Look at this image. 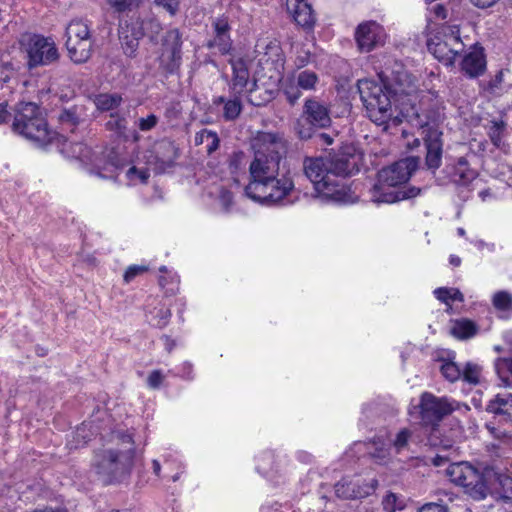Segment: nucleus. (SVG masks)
Masks as SVG:
<instances>
[{"label": "nucleus", "mask_w": 512, "mask_h": 512, "mask_svg": "<svg viewBox=\"0 0 512 512\" xmlns=\"http://www.w3.org/2000/svg\"><path fill=\"white\" fill-rule=\"evenodd\" d=\"M109 5L119 13L131 11L139 6L142 0H107Z\"/></svg>", "instance_id": "obj_41"}, {"label": "nucleus", "mask_w": 512, "mask_h": 512, "mask_svg": "<svg viewBox=\"0 0 512 512\" xmlns=\"http://www.w3.org/2000/svg\"><path fill=\"white\" fill-rule=\"evenodd\" d=\"M488 413L500 417V421L512 423V394L499 393L495 395L486 405Z\"/></svg>", "instance_id": "obj_18"}, {"label": "nucleus", "mask_w": 512, "mask_h": 512, "mask_svg": "<svg viewBox=\"0 0 512 512\" xmlns=\"http://www.w3.org/2000/svg\"><path fill=\"white\" fill-rule=\"evenodd\" d=\"M133 24L136 26L138 31H143V36H148L151 39L157 36L162 30L159 21L152 16L144 17Z\"/></svg>", "instance_id": "obj_30"}, {"label": "nucleus", "mask_w": 512, "mask_h": 512, "mask_svg": "<svg viewBox=\"0 0 512 512\" xmlns=\"http://www.w3.org/2000/svg\"><path fill=\"white\" fill-rule=\"evenodd\" d=\"M440 362L439 370L447 381L453 383L461 378L462 370L454 361L440 360Z\"/></svg>", "instance_id": "obj_32"}, {"label": "nucleus", "mask_w": 512, "mask_h": 512, "mask_svg": "<svg viewBox=\"0 0 512 512\" xmlns=\"http://www.w3.org/2000/svg\"><path fill=\"white\" fill-rule=\"evenodd\" d=\"M358 90L367 116L371 121L377 125L387 124L392 119L395 124L399 122L398 117L394 115L397 111L396 95L392 90L386 88L385 83L359 80Z\"/></svg>", "instance_id": "obj_5"}, {"label": "nucleus", "mask_w": 512, "mask_h": 512, "mask_svg": "<svg viewBox=\"0 0 512 512\" xmlns=\"http://www.w3.org/2000/svg\"><path fill=\"white\" fill-rule=\"evenodd\" d=\"M330 124L328 108L316 100L308 99L302 114L294 122L293 130L300 140H309L316 135V131L329 127Z\"/></svg>", "instance_id": "obj_9"}, {"label": "nucleus", "mask_w": 512, "mask_h": 512, "mask_svg": "<svg viewBox=\"0 0 512 512\" xmlns=\"http://www.w3.org/2000/svg\"><path fill=\"white\" fill-rule=\"evenodd\" d=\"M377 486L378 481L376 479L363 482L360 479L343 478L335 484V493L339 498L354 500L367 497L375 491Z\"/></svg>", "instance_id": "obj_15"}, {"label": "nucleus", "mask_w": 512, "mask_h": 512, "mask_svg": "<svg viewBox=\"0 0 512 512\" xmlns=\"http://www.w3.org/2000/svg\"><path fill=\"white\" fill-rule=\"evenodd\" d=\"M255 52L257 53V64H280L284 62L282 49L276 41H258Z\"/></svg>", "instance_id": "obj_19"}, {"label": "nucleus", "mask_w": 512, "mask_h": 512, "mask_svg": "<svg viewBox=\"0 0 512 512\" xmlns=\"http://www.w3.org/2000/svg\"><path fill=\"white\" fill-rule=\"evenodd\" d=\"M148 270V268L144 265H131L129 266L125 273H124V282L125 283H130L135 277H137L138 275H141L143 274L144 272H146Z\"/></svg>", "instance_id": "obj_44"}, {"label": "nucleus", "mask_w": 512, "mask_h": 512, "mask_svg": "<svg viewBox=\"0 0 512 512\" xmlns=\"http://www.w3.org/2000/svg\"><path fill=\"white\" fill-rule=\"evenodd\" d=\"M355 41L360 52L368 53L373 49L384 46L387 34L383 26L376 21H364L355 30Z\"/></svg>", "instance_id": "obj_13"}, {"label": "nucleus", "mask_w": 512, "mask_h": 512, "mask_svg": "<svg viewBox=\"0 0 512 512\" xmlns=\"http://www.w3.org/2000/svg\"><path fill=\"white\" fill-rule=\"evenodd\" d=\"M446 475L474 500L485 499L494 489L500 499L512 503V477L494 466L479 472L467 462L452 463L446 468Z\"/></svg>", "instance_id": "obj_2"}, {"label": "nucleus", "mask_w": 512, "mask_h": 512, "mask_svg": "<svg viewBox=\"0 0 512 512\" xmlns=\"http://www.w3.org/2000/svg\"><path fill=\"white\" fill-rule=\"evenodd\" d=\"M448 460L449 459L444 455H435L431 459V462L434 466L441 467V466L445 465L448 462Z\"/></svg>", "instance_id": "obj_60"}, {"label": "nucleus", "mask_w": 512, "mask_h": 512, "mask_svg": "<svg viewBox=\"0 0 512 512\" xmlns=\"http://www.w3.org/2000/svg\"><path fill=\"white\" fill-rule=\"evenodd\" d=\"M428 50L433 54L434 58L443 64H455L459 51L450 48L447 42L428 43Z\"/></svg>", "instance_id": "obj_24"}, {"label": "nucleus", "mask_w": 512, "mask_h": 512, "mask_svg": "<svg viewBox=\"0 0 512 512\" xmlns=\"http://www.w3.org/2000/svg\"><path fill=\"white\" fill-rule=\"evenodd\" d=\"M477 325L469 319L457 320L451 329L452 335L459 339H468L477 334Z\"/></svg>", "instance_id": "obj_29"}, {"label": "nucleus", "mask_w": 512, "mask_h": 512, "mask_svg": "<svg viewBox=\"0 0 512 512\" xmlns=\"http://www.w3.org/2000/svg\"><path fill=\"white\" fill-rule=\"evenodd\" d=\"M143 37V31H138L136 26H121L119 30V39L126 55L132 56L139 46V40Z\"/></svg>", "instance_id": "obj_21"}, {"label": "nucleus", "mask_w": 512, "mask_h": 512, "mask_svg": "<svg viewBox=\"0 0 512 512\" xmlns=\"http://www.w3.org/2000/svg\"><path fill=\"white\" fill-rule=\"evenodd\" d=\"M91 47V39L77 41L75 43V50H72L70 45L66 46L70 59L74 62V64H84L85 62H87L90 58Z\"/></svg>", "instance_id": "obj_28"}, {"label": "nucleus", "mask_w": 512, "mask_h": 512, "mask_svg": "<svg viewBox=\"0 0 512 512\" xmlns=\"http://www.w3.org/2000/svg\"><path fill=\"white\" fill-rule=\"evenodd\" d=\"M66 36V46L70 45L72 50H75V43L77 41L91 39L87 24L81 20H74L70 22V24L66 28Z\"/></svg>", "instance_id": "obj_26"}, {"label": "nucleus", "mask_w": 512, "mask_h": 512, "mask_svg": "<svg viewBox=\"0 0 512 512\" xmlns=\"http://www.w3.org/2000/svg\"><path fill=\"white\" fill-rule=\"evenodd\" d=\"M214 38L207 43L208 48H217L221 54H227L231 50L232 42L229 31L230 26L224 18H217L213 22Z\"/></svg>", "instance_id": "obj_17"}, {"label": "nucleus", "mask_w": 512, "mask_h": 512, "mask_svg": "<svg viewBox=\"0 0 512 512\" xmlns=\"http://www.w3.org/2000/svg\"><path fill=\"white\" fill-rule=\"evenodd\" d=\"M460 57V64H486L484 50L478 45L470 47V50Z\"/></svg>", "instance_id": "obj_34"}, {"label": "nucleus", "mask_w": 512, "mask_h": 512, "mask_svg": "<svg viewBox=\"0 0 512 512\" xmlns=\"http://www.w3.org/2000/svg\"><path fill=\"white\" fill-rule=\"evenodd\" d=\"M181 35L178 29H171L166 32L162 43V61L176 63L181 60Z\"/></svg>", "instance_id": "obj_20"}, {"label": "nucleus", "mask_w": 512, "mask_h": 512, "mask_svg": "<svg viewBox=\"0 0 512 512\" xmlns=\"http://www.w3.org/2000/svg\"><path fill=\"white\" fill-rule=\"evenodd\" d=\"M411 436L412 432L407 428H403L397 433L393 441V446L398 453L408 446V442Z\"/></svg>", "instance_id": "obj_42"}, {"label": "nucleus", "mask_w": 512, "mask_h": 512, "mask_svg": "<svg viewBox=\"0 0 512 512\" xmlns=\"http://www.w3.org/2000/svg\"><path fill=\"white\" fill-rule=\"evenodd\" d=\"M164 376L162 375L160 370L152 371L147 379L148 386L152 389H157L160 387Z\"/></svg>", "instance_id": "obj_49"}, {"label": "nucleus", "mask_w": 512, "mask_h": 512, "mask_svg": "<svg viewBox=\"0 0 512 512\" xmlns=\"http://www.w3.org/2000/svg\"><path fill=\"white\" fill-rule=\"evenodd\" d=\"M157 316L159 317V321L157 323L158 326L163 327L168 323V320L171 317V311L168 308L160 309L158 311Z\"/></svg>", "instance_id": "obj_57"}, {"label": "nucleus", "mask_w": 512, "mask_h": 512, "mask_svg": "<svg viewBox=\"0 0 512 512\" xmlns=\"http://www.w3.org/2000/svg\"><path fill=\"white\" fill-rule=\"evenodd\" d=\"M232 87L236 93L252 92L256 87V80L250 79L248 66H232Z\"/></svg>", "instance_id": "obj_22"}, {"label": "nucleus", "mask_w": 512, "mask_h": 512, "mask_svg": "<svg viewBox=\"0 0 512 512\" xmlns=\"http://www.w3.org/2000/svg\"><path fill=\"white\" fill-rule=\"evenodd\" d=\"M10 118L11 114L7 111L6 105L0 104V123H6Z\"/></svg>", "instance_id": "obj_61"}, {"label": "nucleus", "mask_w": 512, "mask_h": 512, "mask_svg": "<svg viewBox=\"0 0 512 512\" xmlns=\"http://www.w3.org/2000/svg\"><path fill=\"white\" fill-rule=\"evenodd\" d=\"M133 175H137L141 182H146L149 178V172L147 170H138L135 166L129 168L127 171V176L132 178Z\"/></svg>", "instance_id": "obj_54"}, {"label": "nucleus", "mask_w": 512, "mask_h": 512, "mask_svg": "<svg viewBox=\"0 0 512 512\" xmlns=\"http://www.w3.org/2000/svg\"><path fill=\"white\" fill-rule=\"evenodd\" d=\"M360 156L352 145L331 149L324 157H306L303 170L315 191L337 202H352L350 190L342 179L359 171Z\"/></svg>", "instance_id": "obj_1"}, {"label": "nucleus", "mask_w": 512, "mask_h": 512, "mask_svg": "<svg viewBox=\"0 0 512 512\" xmlns=\"http://www.w3.org/2000/svg\"><path fill=\"white\" fill-rule=\"evenodd\" d=\"M211 133L212 130L208 129H202L201 131L197 132L195 135V145L198 146L205 144V142H208Z\"/></svg>", "instance_id": "obj_56"}, {"label": "nucleus", "mask_w": 512, "mask_h": 512, "mask_svg": "<svg viewBox=\"0 0 512 512\" xmlns=\"http://www.w3.org/2000/svg\"><path fill=\"white\" fill-rule=\"evenodd\" d=\"M251 146L254 150V160L249 167L251 181L277 175L287 148L283 136L280 133L257 132Z\"/></svg>", "instance_id": "obj_4"}, {"label": "nucleus", "mask_w": 512, "mask_h": 512, "mask_svg": "<svg viewBox=\"0 0 512 512\" xmlns=\"http://www.w3.org/2000/svg\"><path fill=\"white\" fill-rule=\"evenodd\" d=\"M112 441L116 446L99 450L93 459L96 473L105 485L125 480L134 465L135 445L131 435L113 432Z\"/></svg>", "instance_id": "obj_3"}, {"label": "nucleus", "mask_w": 512, "mask_h": 512, "mask_svg": "<svg viewBox=\"0 0 512 512\" xmlns=\"http://www.w3.org/2000/svg\"><path fill=\"white\" fill-rule=\"evenodd\" d=\"M218 200L225 211H229L233 203V194L226 188L219 190Z\"/></svg>", "instance_id": "obj_46"}, {"label": "nucleus", "mask_w": 512, "mask_h": 512, "mask_svg": "<svg viewBox=\"0 0 512 512\" xmlns=\"http://www.w3.org/2000/svg\"><path fill=\"white\" fill-rule=\"evenodd\" d=\"M480 367L473 363H467L462 370L461 377L464 381L470 384H477L479 382Z\"/></svg>", "instance_id": "obj_40"}, {"label": "nucleus", "mask_w": 512, "mask_h": 512, "mask_svg": "<svg viewBox=\"0 0 512 512\" xmlns=\"http://www.w3.org/2000/svg\"><path fill=\"white\" fill-rule=\"evenodd\" d=\"M287 11L295 23L305 30H311L316 23V14L307 0H286Z\"/></svg>", "instance_id": "obj_16"}, {"label": "nucleus", "mask_w": 512, "mask_h": 512, "mask_svg": "<svg viewBox=\"0 0 512 512\" xmlns=\"http://www.w3.org/2000/svg\"><path fill=\"white\" fill-rule=\"evenodd\" d=\"M484 128L491 142L499 147L501 145L502 138L504 137L507 129V123L502 116L488 119L484 124Z\"/></svg>", "instance_id": "obj_27"}, {"label": "nucleus", "mask_w": 512, "mask_h": 512, "mask_svg": "<svg viewBox=\"0 0 512 512\" xmlns=\"http://www.w3.org/2000/svg\"><path fill=\"white\" fill-rule=\"evenodd\" d=\"M105 125L108 130L116 132L119 136H125L127 129V120L125 117H121L117 113H111L110 119Z\"/></svg>", "instance_id": "obj_35"}, {"label": "nucleus", "mask_w": 512, "mask_h": 512, "mask_svg": "<svg viewBox=\"0 0 512 512\" xmlns=\"http://www.w3.org/2000/svg\"><path fill=\"white\" fill-rule=\"evenodd\" d=\"M495 370L499 378L506 382L508 375H512V359L498 358L495 362Z\"/></svg>", "instance_id": "obj_37"}, {"label": "nucleus", "mask_w": 512, "mask_h": 512, "mask_svg": "<svg viewBox=\"0 0 512 512\" xmlns=\"http://www.w3.org/2000/svg\"><path fill=\"white\" fill-rule=\"evenodd\" d=\"M395 501H396L395 494L387 495L383 502L385 510H387L388 512H394L395 507L393 505H394Z\"/></svg>", "instance_id": "obj_59"}, {"label": "nucleus", "mask_w": 512, "mask_h": 512, "mask_svg": "<svg viewBox=\"0 0 512 512\" xmlns=\"http://www.w3.org/2000/svg\"><path fill=\"white\" fill-rule=\"evenodd\" d=\"M206 150L209 155L215 152L219 148L220 139L216 132L212 131L208 142H205Z\"/></svg>", "instance_id": "obj_51"}, {"label": "nucleus", "mask_w": 512, "mask_h": 512, "mask_svg": "<svg viewBox=\"0 0 512 512\" xmlns=\"http://www.w3.org/2000/svg\"><path fill=\"white\" fill-rule=\"evenodd\" d=\"M421 189L418 187H409L408 189L392 191L391 193L385 194V203L391 204L404 199H410L418 196Z\"/></svg>", "instance_id": "obj_33"}, {"label": "nucleus", "mask_w": 512, "mask_h": 512, "mask_svg": "<svg viewBox=\"0 0 512 512\" xmlns=\"http://www.w3.org/2000/svg\"><path fill=\"white\" fill-rule=\"evenodd\" d=\"M122 101L119 94L102 93L95 97L94 103L101 111H110L117 108Z\"/></svg>", "instance_id": "obj_31"}, {"label": "nucleus", "mask_w": 512, "mask_h": 512, "mask_svg": "<svg viewBox=\"0 0 512 512\" xmlns=\"http://www.w3.org/2000/svg\"><path fill=\"white\" fill-rule=\"evenodd\" d=\"M294 190V182L289 173L281 177L273 175L267 179L250 181L245 194L252 200L266 204H276L285 200Z\"/></svg>", "instance_id": "obj_8"}, {"label": "nucleus", "mask_w": 512, "mask_h": 512, "mask_svg": "<svg viewBox=\"0 0 512 512\" xmlns=\"http://www.w3.org/2000/svg\"><path fill=\"white\" fill-rule=\"evenodd\" d=\"M477 176L475 170L469 167L465 157H459L453 167L452 181L461 186L469 185Z\"/></svg>", "instance_id": "obj_23"}, {"label": "nucleus", "mask_w": 512, "mask_h": 512, "mask_svg": "<svg viewBox=\"0 0 512 512\" xmlns=\"http://www.w3.org/2000/svg\"><path fill=\"white\" fill-rule=\"evenodd\" d=\"M242 106L239 99L228 100L224 105V117L226 120H235L241 113Z\"/></svg>", "instance_id": "obj_39"}, {"label": "nucleus", "mask_w": 512, "mask_h": 512, "mask_svg": "<svg viewBox=\"0 0 512 512\" xmlns=\"http://www.w3.org/2000/svg\"><path fill=\"white\" fill-rule=\"evenodd\" d=\"M157 123L158 117L154 114H150L146 118H140L138 126L141 131H150L156 126Z\"/></svg>", "instance_id": "obj_48"}, {"label": "nucleus", "mask_w": 512, "mask_h": 512, "mask_svg": "<svg viewBox=\"0 0 512 512\" xmlns=\"http://www.w3.org/2000/svg\"><path fill=\"white\" fill-rule=\"evenodd\" d=\"M487 66H461V73L468 78L483 75Z\"/></svg>", "instance_id": "obj_47"}, {"label": "nucleus", "mask_w": 512, "mask_h": 512, "mask_svg": "<svg viewBox=\"0 0 512 512\" xmlns=\"http://www.w3.org/2000/svg\"><path fill=\"white\" fill-rule=\"evenodd\" d=\"M419 512H448L444 505L437 503H428L422 506Z\"/></svg>", "instance_id": "obj_55"}, {"label": "nucleus", "mask_w": 512, "mask_h": 512, "mask_svg": "<svg viewBox=\"0 0 512 512\" xmlns=\"http://www.w3.org/2000/svg\"><path fill=\"white\" fill-rule=\"evenodd\" d=\"M471 3L480 8V9H486L494 6L499 0H470Z\"/></svg>", "instance_id": "obj_58"}, {"label": "nucleus", "mask_w": 512, "mask_h": 512, "mask_svg": "<svg viewBox=\"0 0 512 512\" xmlns=\"http://www.w3.org/2000/svg\"><path fill=\"white\" fill-rule=\"evenodd\" d=\"M486 428L488 429V431L495 437V438H502L505 436L504 432L498 430L496 427H494L492 424L490 423H487L486 424Z\"/></svg>", "instance_id": "obj_64"}, {"label": "nucleus", "mask_w": 512, "mask_h": 512, "mask_svg": "<svg viewBox=\"0 0 512 512\" xmlns=\"http://www.w3.org/2000/svg\"><path fill=\"white\" fill-rule=\"evenodd\" d=\"M12 130L31 141L46 143L50 140L43 112L33 102H20L15 106Z\"/></svg>", "instance_id": "obj_6"}, {"label": "nucleus", "mask_w": 512, "mask_h": 512, "mask_svg": "<svg viewBox=\"0 0 512 512\" xmlns=\"http://www.w3.org/2000/svg\"><path fill=\"white\" fill-rule=\"evenodd\" d=\"M377 74L386 88L392 90L396 96L409 95L417 88L416 77L408 73L405 66H380Z\"/></svg>", "instance_id": "obj_12"}, {"label": "nucleus", "mask_w": 512, "mask_h": 512, "mask_svg": "<svg viewBox=\"0 0 512 512\" xmlns=\"http://www.w3.org/2000/svg\"><path fill=\"white\" fill-rule=\"evenodd\" d=\"M155 157L162 165L171 167L179 157V150L173 142L163 140L155 147Z\"/></svg>", "instance_id": "obj_25"}, {"label": "nucleus", "mask_w": 512, "mask_h": 512, "mask_svg": "<svg viewBox=\"0 0 512 512\" xmlns=\"http://www.w3.org/2000/svg\"><path fill=\"white\" fill-rule=\"evenodd\" d=\"M451 293H452L451 290H449L448 288H444V287L437 288L434 291L436 298L439 301L446 303V304H449V301H451Z\"/></svg>", "instance_id": "obj_52"}, {"label": "nucleus", "mask_w": 512, "mask_h": 512, "mask_svg": "<svg viewBox=\"0 0 512 512\" xmlns=\"http://www.w3.org/2000/svg\"><path fill=\"white\" fill-rule=\"evenodd\" d=\"M59 121L63 125L67 124L71 127H74L78 123V116H77L75 110H73V109L63 110L59 114Z\"/></svg>", "instance_id": "obj_45"}, {"label": "nucleus", "mask_w": 512, "mask_h": 512, "mask_svg": "<svg viewBox=\"0 0 512 512\" xmlns=\"http://www.w3.org/2000/svg\"><path fill=\"white\" fill-rule=\"evenodd\" d=\"M418 163L419 158L407 157L382 168L377 174V182L370 190L371 200L375 203H385V194L406 183L417 170Z\"/></svg>", "instance_id": "obj_7"}, {"label": "nucleus", "mask_w": 512, "mask_h": 512, "mask_svg": "<svg viewBox=\"0 0 512 512\" xmlns=\"http://www.w3.org/2000/svg\"><path fill=\"white\" fill-rule=\"evenodd\" d=\"M433 10L438 18L445 19L447 17V10L443 5L437 4L434 6Z\"/></svg>", "instance_id": "obj_62"}, {"label": "nucleus", "mask_w": 512, "mask_h": 512, "mask_svg": "<svg viewBox=\"0 0 512 512\" xmlns=\"http://www.w3.org/2000/svg\"><path fill=\"white\" fill-rule=\"evenodd\" d=\"M505 72H509V69H501L497 72L495 77L488 82L487 89L492 94H498L501 90V83Z\"/></svg>", "instance_id": "obj_43"}, {"label": "nucleus", "mask_w": 512, "mask_h": 512, "mask_svg": "<svg viewBox=\"0 0 512 512\" xmlns=\"http://www.w3.org/2000/svg\"><path fill=\"white\" fill-rule=\"evenodd\" d=\"M20 45L27 54V64H48L59 59L58 48L51 37L27 33L22 35Z\"/></svg>", "instance_id": "obj_10"}, {"label": "nucleus", "mask_w": 512, "mask_h": 512, "mask_svg": "<svg viewBox=\"0 0 512 512\" xmlns=\"http://www.w3.org/2000/svg\"><path fill=\"white\" fill-rule=\"evenodd\" d=\"M312 138H315L316 143L321 145H331L334 142L333 136L324 132L316 131V135H314Z\"/></svg>", "instance_id": "obj_53"}, {"label": "nucleus", "mask_w": 512, "mask_h": 512, "mask_svg": "<svg viewBox=\"0 0 512 512\" xmlns=\"http://www.w3.org/2000/svg\"><path fill=\"white\" fill-rule=\"evenodd\" d=\"M419 408L422 423L433 428L455 409L447 397H437L430 392L421 394Z\"/></svg>", "instance_id": "obj_11"}, {"label": "nucleus", "mask_w": 512, "mask_h": 512, "mask_svg": "<svg viewBox=\"0 0 512 512\" xmlns=\"http://www.w3.org/2000/svg\"><path fill=\"white\" fill-rule=\"evenodd\" d=\"M493 305L498 310L512 309V295L506 291H499L493 296Z\"/></svg>", "instance_id": "obj_36"}, {"label": "nucleus", "mask_w": 512, "mask_h": 512, "mask_svg": "<svg viewBox=\"0 0 512 512\" xmlns=\"http://www.w3.org/2000/svg\"><path fill=\"white\" fill-rule=\"evenodd\" d=\"M287 99L291 104H294L300 97V92L297 89H292L291 91H286Z\"/></svg>", "instance_id": "obj_63"}, {"label": "nucleus", "mask_w": 512, "mask_h": 512, "mask_svg": "<svg viewBox=\"0 0 512 512\" xmlns=\"http://www.w3.org/2000/svg\"><path fill=\"white\" fill-rule=\"evenodd\" d=\"M318 77L316 73L312 71H302L297 77V84L299 87L305 90L313 89Z\"/></svg>", "instance_id": "obj_38"}, {"label": "nucleus", "mask_w": 512, "mask_h": 512, "mask_svg": "<svg viewBox=\"0 0 512 512\" xmlns=\"http://www.w3.org/2000/svg\"><path fill=\"white\" fill-rule=\"evenodd\" d=\"M155 3L163 6L171 15H175L179 9V0H155Z\"/></svg>", "instance_id": "obj_50"}, {"label": "nucleus", "mask_w": 512, "mask_h": 512, "mask_svg": "<svg viewBox=\"0 0 512 512\" xmlns=\"http://www.w3.org/2000/svg\"><path fill=\"white\" fill-rule=\"evenodd\" d=\"M423 141L426 148L425 162L430 170H437L442 163L443 133L434 126L425 124L421 126Z\"/></svg>", "instance_id": "obj_14"}]
</instances>
